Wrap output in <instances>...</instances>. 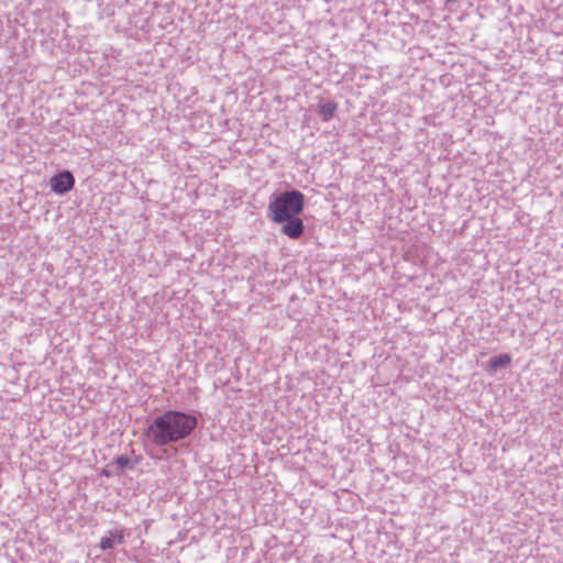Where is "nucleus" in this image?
<instances>
[{
  "mask_svg": "<svg viewBox=\"0 0 563 563\" xmlns=\"http://www.w3.org/2000/svg\"><path fill=\"white\" fill-rule=\"evenodd\" d=\"M305 207V196L299 190H288L276 196L268 203L269 218L275 223H285L280 231L290 239L303 233V222L298 217Z\"/></svg>",
  "mask_w": 563,
  "mask_h": 563,
  "instance_id": "1",
  "label": "nucleus"
},
{
  "mask_svg": "<svg viewBox=\"0 0 563 563\" xmlns=\"http://www.w3.org/2000/svg\"><path fill=\"white\" fill-rule=\"evenodd\" d=\"M196 426L194 416L170 410L154 419L148 427V437L154 444L165 445L185 439Z\"/></svg>",
  "mask_w": 563,
  "mask_h": 563,
  "instance_id": "2",
  "label": "nucleus"
},
{
  "mask_svg": "<svg viewBox=\"0 0 563 563\" xmlns=\"http://www.w3.org/2000/svg\"><path fill=\"white\" fill-rule=\"evenodd\" d=\"M49 186L53 192L64 195L74 188L75 178L70 172L64 170L49 179Z\"/></svg>",
  "mask_w": 563,
  "mask_h": 563,
  "instance_id": "3",
  "label": "nucleus"
},
{
  "mask_svg": "<svg viewBox=\"0 0 563 563\" xmlns=\"http://www.w3.org/2000/svg\"><path fill=\"white\" fill-rule=\"evenodd\" d=\"M338 111V103L334 101H322L318 104V113L323 121L331 120Z\"/></svg>",
  "mask_w": 563,
  "mask_h": 563,
  "instance_id": "4",
  "label": "nucleus"
},
{
  "mask_svg": "<svg viewBox=\"0 0 563 563\" xmlns=\"http://www.w3.org/2000/svg\"><path fill=\"white\" fill-rule=\"evenodd\" d=\"M124 539V533L122 530H115L113 532H110L109 537H103L100 540V548L102 550L112 549L115 543H122Z\"/></svg>",
  "mask_w": 563,
  "mask_h": 563,
  "instance_id": "5",
  "label": "nucleus"
},
{
  "mask_svg": "<svg viewBox=\"0 0 563 563\" xmlns=\"http://www.w3.org/2000/svg\"><path fill=\"white\" fill-rule=\"evenodd\" d=\"M511 363V356L509 354H499L490 358L487 363L488 371H496L501 367H507Z\"/></svg>",
  "mask_w": 563,
  "mask_h": 563,
  "instance_id": "6",
  "label": "nucleus"
},
{
  "mask_svg": "<svg viewBox=\"0 0 563 563\" xmlns=\"http://www.w3.org/2000/svg\"><path fill=\"white\" fill-rule=\"evenodd\" d=\"M119 472H123L130 465V459L126 455L118 456L114 461Z\"/></svg>",
  "mask_w": 563,
  "mask_h": 563,
  "instance_id": "7",
  "label": "nucleus"
}]
</instances>
